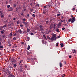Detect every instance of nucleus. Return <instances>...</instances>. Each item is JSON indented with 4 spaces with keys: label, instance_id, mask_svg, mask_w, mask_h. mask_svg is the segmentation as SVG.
Listing matches in <instances>:
<instances>
[{
    "label": "nucleus",
    "instance_id": "obj_16",
    "mask_svg": "<svg viewBox=\"0 0 77 77\" xmlns=\"http://www.w3.org/2000/svg\"><path fill=\"white\" fill-rule=\"evenodd\" d=\"M49 23V20H47L46 21V24H48V23Z\"/></svg>",
    "mask_w": 77,
    "mask_h": 77
},
{
    "label": "nucleus",
    "instance_id": "obj_61",
    "mask_svg": "<svg viewBox=\"0 0 77 77\" xmlns=\"http://www.w3.org/2000/svg\"><path fill=\"white\" fill-rule=\"evenodd\" d=\"M30 5H31V6H32V3H30Z\"/></svg>",
    "mask_w": 77,
    "mask_h": 77
},
{
    "label": "nucleus",
    "instance_id": "obj_3",
    "mask_svg": "<svg viewBox=\"0 0 77 77\" xmlns=\"http://www.w3.org/2000/svg\"><path fill=\"white\" fill-rule=\"evenodd\" d=\"M72 20L71 21V23H73L74 21H75V17H74L73 18H72Z\"/></svg>",
    "mask_w": 77,
    "mask_h": 77
},
{
    "label": "nucleus",
    "instance_id": "obj_47",
    "mask_svg": "<svg viewBox=\"0 0 77 77\" xmlns=\"http://www.w3.org/2000/svg\"><path fill=\"white\" fill-rule=\"evenodd\" d=\"M21 44H22L24 45V43L23 42H21Z\"/></svg>",
    "mask_w": 77,
    "mask_h": 77
},
{
    "label": "nucleus",
    "instance_id": "obj_39",
    "mask_svg": "<svg viewBox=\"0 0 77 77\" xmlns=\"http://www.w3.org/2000/svg\"><path fill=\"white\" fill-rule=\"evenodd\" d=\"M0 48H3V46H0Z\"/></svg>",
    "mask_w": 77,
    "mask_h": 77
},
{
    "label": "nucleus",
    "instance_id": "obj_48",
    "mask_svg": "<svg viewBox=\"0 0 77 77\" xmlns=\"http://www.w3.org/2000/svg\"><path fill=\"white\" fill-rule=\"evenodd\" d=\"M17 58H18V60H19V59H20V57H18Z\"/></svg>",
    "mask_w": 77,
    "mask_h": 77
},
{
    "label": "nucleus",
    "instance_id": "obj_5",
    "mask_svg": "<svg viewBox=\"0 0 77 77\" xmlns=\"http://www.w3.org/2000/svg\"><path fill=\"white\" fill-rule=\"evenodd\" d=\"M18 32H19V33H23H23H24V32H23L22 31H21V30L20 29H19L18 30Z\"/></svg>",
    "mask_w": 77,
    "mask_h": 77
},
{
    "label": "nucleus",
    "instance_id": "obj_4",
    "mask_svg": "<svg viewBox=\"0 0 77 77\" xmlns=\"http://www.w3.org/2000/svg\"><path fill=\"white\" fill-rule=\"evenodd\" d=\"M39 27L40 30H41V32H42V30H43V28H42L43 27L41 25H40Z\"/></svg>",
    "mask_w": 77,
    "mask_h": 77
},
{
    "label": "nucleus",
    "instance_id": "obj_6",
    "mask_svg": "<svg viewBox=\"0 0 77 77\" xmlns=\"http://www.w3.org/2000/svg\"><path fill=\"white\" fill-rule=\"evenodd\" d=\"M13 10V8H12V7H10L8 11H12Z\"/></svg>",
    "mask_w": 77,
    "mask_h": 77
},
{
    "label": "nucleus",
    "instance_id": "obj_9",
    "mask_svg": "<svg viewBox=\"0 0 77 77\" xmlns=\"http://www.w3.org/2000/svg\"><path fill=\"white\" fill-rule=\"evenodd\" d=\"M62 63H61V62H60V67H62Z\"/></svg>",
    "mask_w": 77,
    "mask_h": 77
},
{
    "label": "nucleus",
    "instance_id": "obj_56",
    "mask_svg": "<svg viewBox=\"0 0 77 77\" xmlns=\"http://www.w3.org/2000/svg\"><path fill=\"white\" fill-rule=\"evenodd\" d=\"M71 57H72V56H71V55H69V58H71Z\"/></svg>",
    "mask_w": 77,
    "mask_h": 77
},
{
    "label": "nucleus",
    "instance_id": "obj_53",
    "mask_svg": "<svg viewBox=\"0 0 77 77\" xmlns=\"http://www.w3.org/2000/svg\"><path fill=\"white\" fill-rule=\"evenodd\" d=\"M16 20V18H13V20H14V21H15Z\"/></svg>",
    "mask_w": 77,
    "mask_h": 77
},
{
    "label": "nucleus",
    "instance_id": "obj_26",
    "mask_svg": "<svg viewBox=\"0 0 77 77\" xmlns=\"http://www.w3.org/2000/svg\"><path fill=\"white\" fill-rule=\"evenodd\" d=\"M13 40H14V41H15L16 40V38L15 37H14L13 38Z\"/></svg>",
    "mask_w": 77,
    "mask_h": 77
},
{
    "label": "nucleus",
    "instance_id": "obj_2",
    "mask_svg": "<svg viewBox=\"0 0 77 77\" xmlns=\"http://www.w3.org/2000/svg\"><path fill=\"white\" fill-rule=\"evenodd\" d=\"M56 26V23H54V24H51V28L52 27H54V29H55V26Z\"/></svg>",
    "mask_w": 77,
    "mask_h": 77
},
{
    "label": "nucleus",
    "instance_id": "obj_58",
    "mask_svg": "<svg viewBox=\"0 0 77 77\" xmlns=\"http://www.w3.org/2000/svg\"><path fill=\"white\" fill-rule=\"evenodd\" d=\"M14 49H12V51H14Z\"/></svg>",
    "mask_w": 77,
    "mask_h": 77
},
{
    "label": "nucleus",
    "instance_id": "obj_34",
    "mask_svg": "<svg viewBox=\"0 0 77 77\" xmlns=\"http://www.w3.org/2000/svg\"><path fill=\"white\" fill-rule=\"evenodd\" d=\"M47 6H44V8H45V9L47 8Z\"/></svg>",
    "mask_w": 77,
    "mask_h": 77
},
{
    "label": "nucleus",
    "instance_id": "obj_62",
    "mask_svg": "<svg viewBox=\"0 0 77 77\" xmlns=\"http://www.w3.org/2000/svg\"><path fill=\"white\" fill-rule=\"evenodd\" d=\"M6 5H8V2H6Z\"/></svg>",
    "mask_w": 77,
    "mask_h": 77
},
{
    "label": "nucleus",
    "instance_id": "obj_14",
    "mask_svg": "<svg viewBox=\"0 0 77 77\" xmlns=\"http://www.w3.org/2000/svg\"><path fill=\"white\" fill-rule=\"evenodd\" d=\"M60 45L61 46V48L63 47V43H62L60 44Z\"/></svg>",
    "mask_w": 77,
    "mask_h": 77
},
{
    "label": "nucleus",
    "instance_id": "obj_36",
    "mask_svg": "<svg viewBox=\"0 0 77 77\" xmlns=\"http://www.w3.org/2000/svg\"><path fill=\"white\" fill-rule=\"evenodd\" d=\"M39 4H36V6H38V7H39Z\"/></svg>",
    "mask_w": 77,
    "mask_h": 77
},
{
    "label": "nucleus",
    "instance_id": "obj_18",
    "mask_svg": "<svg viewBox=\"0 0 77 77\" xmlns=\"http://www.w3.org/2000/svg\"><path fill=\"white\" fill-rule=\"evenodd\" d=\"M49 19V18H46L45 19V21H48L49 20H48Z\"/></svg>",
    "mask_w": 77,
    "mask_h": 77
},
{
    "label": "nucleus",
    "instance_id": "obj_29",
    "mask_svg": "<svg viewBox=\"0 0 77 77\" xmlns=\"http://www.w3.org/2000/svg\"><path fill=\"white\" fill-rule=\"evenodd\" d=\"M46 13V12H45V11H43V14H45Z\"/></svg>",
    "mask_w": 77,
    "mask_h": 77
},
{
    "label": "nucleus",
    "instance_id": "obj_63",
    "mask_svg": "<svg viewBox=\"0 0 77 77\" xmlns=\"http://www.w3.org/2000/svg\"><path fill=\"white\" fill-rule=\"evenodd\" d=\"M26 9H24V10H23V11H26Z\"/></svg>",
    "mask_w": 77,
    "mask_h": 77
},
{
    "label": "nucleus",
    "instance_id": "obj_38",
    "mask_svg": "<svg viewBox=\"0 0 77 77\" xmlns=\"http://www.w3.org/2000/svg\"><path fill=\"white\" fill-rule=\"evenodd\" d=\"M64 65H66V61H64Z\"/></svg>",
    "mask_w": 77,
    "mask_h": 77
},
{
    "label": "nucleus",
    "instance_id": "obj_13",
    "mask_svg": "<svg viewBox=\"0 0 77 77\" xmlns=\"http://www.w3.org/2000/svg\"><path fill=\"white\" fill-rule=\"evenodd\" d=\"M30 45H28V46L27 50H30Z\"/></svg>",
    "mask_w": 77,
    "mask_h": 77
},
{
    "label": "nucleus",
    "instance_id": "obj_55",
    "mask_svg": "<svg viewBox=\"0 0 77 77\" xmlns=\"http://www.w3.org/2000/svg\"><path fill=\"white\" fill-rule=\"evenodd\" d=\"M10 3H11V2H12V0H10L9 1Z\"/></svg>",
    "mask_w": 77,
    "mask_h": 77
},
{
    "label": "nucleus",
    "instance_id": "obj_57",
    "mask_svg": "<svg viewBox=\"0 0 77 77\" xmlns=\"http://www.w3.org/2000/svg\"><path fill=\"white\" fill-rule=\"evenodd\" d=\"M17 24H19V23H20V22L19 21H17Z\"/></svg>",
    "mask_w": 77,
    "mask_h": 77
},
{
    "label": "nucleus",
    "instance_id": "obj_15",
    "mask_svg": "<svg viewBox=\"0 0 77 77\" xmlns=\"http://www.w3.org/2000/svg\"><path fill=\"white\" fill-rule=\"evenodd\" d=\"M5 32V30H3L2 31H1V33H2V34H3V33L4 32Z\"/></svg>",
    "mask_w": 77,
    "mask_h": 77
},
{
    "label": "nucleus",
    "instance_id": "obj_19",
    "mask_svg": "<svg viewBox=\"0 0 77 77\" xmlns=\"http://www.w3.org/2000/svg\"><path fill=\"white\" fill-rule=\"evenodd\" d=\"M27 39L28 40V41H29V40H30V37H27Z\"/></svg>",
    "mask_w": 77,
    "mask_h": 77
},
{
    "label": "nucleus",
    "instance_id": "obj_12",
    "mask_svg": "<svg viewBox=\"0 0 77 77\" xmlns=\"http://www.w3.org/2000/svg\"><path fill=\"white\" fill-rule=\"evenodd\" d=\"M43 38L44 39H45L46 40H47V38H46V37H45V35H43Z\"/></svg>",
    "mask_w": 77,
    "mask_h": 77
},
{
    "label": "nucleus",
    "instance_id": "obj_51",
    "mask_svg": "<svg viewBox=\"0 0 77 77\" xmlns=\"http://www.w3.org/2000/svg\"><path fill=\"white\" fill-rule=\"evenodd\" d=\"M11 75L12 76V77H14V75H13L12 74H11L10 75Z\"/></svg>",
    "mask_w": 77,
    "mask_h": 77
},
{
    "label": "nucleus",
    "instance_id": "obj_1",
    "mask_svg": "<svg viewBox=\"0 0 77 77\" xmlns=\"http://www.w3.org/2000/svg\"><path fill=\"white\" fill-rule=\"evenodd\" d=\"M56 35L55 34H52V36L51 39V41H56L57 39V37H56Z\"/></svg>",
    "mask_w": 77,
    "mask_h": 77
},
{
    "label": "nucleus",
    "instance_id": "obj_11",
    "mask_svg": "<svg viewBox=\"0 0 77 77\" xmlns=\"http://www.w3.org/2000/svg\"><path fill=\"white\" fill-rule=\"evenodd\" d=\"M6 27V25H5L3 26H1V27H2V28H3L4 27Z\"/></svg>",
    "mask_w": 77,
    "mask_h": 77
},
{
    "label": "nucleus",
    "instance_id": "obj_49",
    "mask_svg": "<svg viewBox=\"0 0 77 77\" xmlns=\"http://www.w3.org/2000/svg\"><path fill=\"white\" fill-rule=\"evenodd\" d=\"M14 8H15V7H16V5L15 4L14 5Z\"/></svg>",
    "mask_w": 77,
    "mask_h": 77
},
{
    "label": "nucleus",
    "instance_id": "obj_54",
    "mask_svg": "<svg viewBox=\"0 0 77 77\" xmlns=\"http://www.w3.org/2000/svg\"><path fill=\"white\" fill-rule=\"evenodd\" d=\"M44 44H45V45H46V44H47V42H45Z\"/></svg>",
    "mask_w": 77,
    "mask_h": 77
},
{
    "label": "nucleus",
    "instance_id": "obj_41",
    "mask_svg": "<svg viewBox=\"0 0 77 77\" xmlns=\"http://www.w3.org/2000/svg\"><path fill=\"white\" fill-rule=\"evenodd\" d=\"M69 22H71V19H69L68 20Z\"/></svg>",
    "mask_w": 77,
    "mask_h": 77
},
{
    "label": "nucleus",
    "instance_id": "obj_22",
    "mask_svg": "<svg viewBox=\"0 0 77 77\" xmlns=\"http://www.w3.org/2000/svg\"><path fill=\"white\" fill-rule=\"evenodd\" d=\"M29 31H30V29L27 28V32H29Z\"/></svg>",
    "mask_w": 77,
    "mask_h": 77
},
{
    "label": "nucleus",
    "instance_id": "obj_8",
    "mask_svg": "<svg viewBox=\"0 0 77 77\" xmlns=\"http://www.w3.org/2000/svg\"><path fill=\"white\" fill-rule=\"evenodd\" d=\"M56 30V31L58 33L60 32V31H59V29L58 28H57Z\"/></svg>",
    "mask_w": 77,
    "mask_h": 77
},
{
    "label": "nucleus",
    "instance_id": "obj_17",
    "mask_svg": "<svg viewBox=\"0 0 77 77\" xmlns=\"http://www.w3.org/2000/svg\"><path fill=\"white\" fill-rule=\"evenodd\" d=\"M61 24V23H60V22H59L58 23V26H59V27H60V26H61V24Z\"/></svg>",
    "mask_w": 77,
    "mask_h": 77
},
{
    "label": "nucleus",
    "instance_id": "obj_35",
    "mask_svg": "<svg viewBox=\"0 0 77 77\" xmlns=\"http://www.w3.org/2000/svg\"><path fill=\"white\" fill-rule=\"evenodd\" d=\"M65 29V28L64 27L62 28V30H64Z\"/></svg>",
    "mask_w": 77,
    "mask_h": 77
},
{
    "label": "nucleus",
    "instance_id": "obj_28",
    "mask_svg": "<svg viewBox=\"0 0 77 77\" xmlns=\"http://www.w3.org/2000/svg\"><path fill=\"white\" fill-rule=\"evenodd\" d=\"M35 16H36V15H35V14H33L32 15V16L33 17H35Z\"/></svg>",
    "mask_w": 77,
    "mask_h": 77
},
{
    "label": "nucleus",
    "instance_id": "obj_45",
    "mask_svg": "<svg viewBox=\"0 0 77 77\" xmlns=\"http://www.w3.org/2000/svg\"><path fill=\"white\" fill-rule=\"evenodd\" d=\"M46 32H47V33H48L50 32V31H46Z\"/></svg>",
    "mask_w": 77,
    "mask_h": 77
},
{
    "label": "nucleus",
    "instance_id": "obj_27",
    "mask_svg": "<svg viewBox=\"0 0 77 77\" xmlns=\"http://www.w3.org/2000/svg\"><path fill=\"white\" fill-rule=\"evenodd\" d=\"M60 14H57V17H59V16H60Z\"/></svg>",
    "mask_w": 77,
    "mask_h": 77
},
{
    "label": "nucleus",
    "instance_id": "obj_24",
    "mask_svg": "<svg viewBox=\"0 0 77 77\" xmlns=\"http://www.w3.org/2000/svg\"><path fill=\"white\" fill-rule=\"evenodd\" d=\"M47 6L49 7V8H50V7H51V5H47Z\"/></svg>",
    "mask_w": 77,
    "mask_h": 77
},
{
    "label": "nucleus",
    "instance_id": "obj_37",
    "mask_svg": "<svg viewBox=\"0 0 77 77\" xmlns=\"http://www.w3.org/2000/svg\"><path fill=\"white\" fill-rule=\"evenodd\" d=\"M14 66L15 67H16V66H17V64H14Z\"/></svg>",
    "mask_w": 77,
    "mask_h": 77
},
{
    "label": "nucleus",
    "instance_id": "obj_52",
    "mask_svg": "<svg viewBox=\"0 0 77 77\" xmlns=\"http://www.w3.org/2000/svg\"><path fill=\"white\" fill-rule=\"evenodd\" d=\"M60 36L59 35L57 37V38H60Z\"/></svg>",
    "mask_w": 77,
    "mask_h": 77
},
{
    "label": "nucleus",
    "instance_id": "obj_23",
    "mask_svg": "<svg viewBox=\"0 0 77 77\" xmlns=\"http://www.w3.org/2000/svg\"><path fill=\"white\" fill-rule=\"evenodd\" d=\"M56 46H58V45H59V43L58 42L56 44Z\"/></svg>",
    "mask_w": 77,
    "mask_h": 77
},
{
    "label": "nucleus",
    "instance_id": "obj_33",
    "mask_svg": "<svg viewBox=\"0 0 77 77\" xmlns=\"http://www.w3.org/2000/svg\"><path fill=\"white\" fill-rule=\"evenodd\" d=\"M9 68H10V69H11V68H12V66H10Z\"/></svg>",
    "mask_w": 77,
    "mask_h": 77
},
{
    "label": "nucleus",
    "instance_id": "obj_64",
    "mask_svg": "<svg viewBox=\"0 0 77 77\" xmlns=\"http://www.w3.org/2000/svg\"><path fill=\"white\" fill-rule=\"evenodd\" d=\"M18 8H16V11H18Z\"/></svg>",
    "mask_w": 77,
    "mask_h": 77
},
{
    "label": "nucleus",
    "instance_id": "obj_44",
    "mask_svg": "<svg viewBox=\"0 0 77 77\" xmlns=\"http://www.w3.org/2000/svg\"><path fill=\"white\" fill-rule=\"evenodd\" d=\"M16 35H17V34H16V33L14 34L13 35L14 36H16Z\"/></svg>",
    "mask_w": 77,
    "mask_h": 77
},
{
    "label": "nucleus",
    "instance_id": "obj_50",
    "mask_svg": "<svg viewBox=\"0 0 77 77\" xmlns=\"http://www.w3.org/2000/svg\"><path fill=\"white\" fill-rule=\"evenodd\" d=\"M20 27H23V25L22 24H21V25H20Z\"/></svg>",
    "mask_w": 77,
    "mask_h": 77
},
{
    "label": "nucleus",
    "instance_id": "obj_59",
    "mask_svg": "<svg viewBox=\"0 0 77 77\" xmlns=\"http://www.w3.org/2000/svg\"><path fill=\"white\" fill-rule=\"evenodd\" d=\"M23 15H24V14H23V13H22L21 14V15H22V16H23Z\"/></svg>",
    "mask_w": 77,
    "mask_h": 77
},
{
    "label": "nucleus",
    "instance_id": "obj_21",
    "mask_svg": "<svg viewBox=\"0 0 77 77\" xmlns=\"http://www.w3.org/2000/svg\"><path fill=\"white\" fill-rule=\"evenodd\" d=\"M47 39H49L50 40H51V38H50L49 36H47Z\"/></svg>",
    "mask_w": 77,
    "mask_h": 77
},
{
    "label": "nucleus",
    "instance_id": "obj_30",
    "mask_svg": "<svg viewBox=\"0 0 77 77\" xmlns=\"http://www.w3.org/2000/svg\"><path fill=\"white\" fill-rule=\"evenodd\" d=\"M12 33L11 32L9 34V36H12Z\"/></svg>",
    "mask_w": 77,
    "mask_h": 77
},
{
    "label": "nucleus",
    "instance_id": "obj_40",
    "mask_svg": "<svg viewBox=\"0 0 77 77\" xmlns=\"http://www.w3.org/2000/svg\"><path fill=\"white\" fill-rule=\"evenodd\" d=\"M2 37H3V38H5V35H3Z\"/></svg>",
    "mask_w": 77,
    "mask_h": 77
},
{
    "label": "nucleus",
    "instance_id": "obj_20",
    "mask_svg": "<svg viewBox=\"0 0 77 77\" xmlns=\"http://www.w3.org/2000/svg\"><path fill=\"white\" fill-rule=\"evenodd\" d=\"M10 6H11L10 5H7V8H9L10 7Z\"/></svg>",
    "mask_w": 77,
    "mask_h": 77
},
{
    "label": "nucleus",
    "instance_id": "obj_42",
    "mask_svg": "<svg viewBox=\"0 0 77 77\" xmlns=\"http://www.w3.org/2000/svg\"><path fill=\"white\" fill-rule=\"evenodd\" d=\"M1 17H2V18H3V17H4V15H2Z\"/></svg>",
    "mask_w": 77,
    "mask_h": 77
},
{
    "label": "nucleus",
    "instance_id": "obj_25",
    "mask_svg": "<svg viewBox=\"0 0 77 77\" xmlns=\"http://www.w3.org/2000/svg\"><path fill=\"white\" fill-rule=\"evenodd\" d=\"M66 76L65 74H63V75H62V77H65Z\"/></svg>",
    "mask_w": 77,
    "mask_h": 77
},
{
    "label": "nucleus",
    "instance_id": "obj_10",
    "mask_svg": "<svg viewBox=\"0 0 77 77\" xmlns=\"http://www.w3.org/2000/svg\"><path fill=\"white\" fill-rule=\"evenodd\" d=\"M23 24H25V25H26V26H27V23H26V22H24L23 23Z\"/></svg>",
    "mask_w": 77,
    "mask_h": 77
},
{
    "label": "nucleus",
    "instance_id": "obj_46",
    "mask_svg": "<svg viewBox=\"0 0 77 77\" xmlns=\"http://www.w3.org/2000/svg\"><path fill=\"white\" fill-rule=\"evenodd\" d=\"M30 35H33V33L32 32H31L30 33Z\"/></svg>",
    "mask_w": 77,
    "mask_h": 77
},
{
    "label": "nucleus",
    "instance_id": "obj_7",
    "mask_svg": "<svg viewBox=\"0 0 77 77\" xmlns=\"http://www.w3.org/2000/svg\"><path fill=\"white\" fill-rule=\"evenodd\" d=\"M11 61L12 62H15V60L14 59V58H13L11 59Z\"/></svg>",
    "mask_w": 77,
    "mask_h": 77
},
{
    "label": "nucleus",
    "instance_id": "obj_60",
    "mask_svg": "<svg viewBox=\"0 0 77 77\" xmlns=\"http://www.w3.org/2000/svg\"><path fill=\"white\" fill-rule=\"evenodd\" d=\"M2 29H3V28L1 27V28L0 29V30H2Z\"/></svg>",
    "mask_w": 77,
    "mask_h": 77
},
{
    "label": "nucleus",
    "instance_id": "obj_32",
    "mask_svg": "<svg viewBox=\"0 0 77 77\" xmlns=\"http://www.w3.org/2000/svg\"><path fill=\"white\" fill-rule=\"evenodd\" d=\"M20 72H23V70H22V69H20Z\"/></svg>",
    "mask_w": 77,
    "mask_h": 77
},
{
    "label": "nucleus",
    "instance_id": "obj_31",
    "mask_svg": "<svg viewBox=\"0 0 77 77\" xmlns=\"http://www.w3.org/2000/svg\"><path fill=\"white\" fill-rule=\"evenodd\" d=\"M22 21H26V19H22Z\"/></svg>",
    "mask_w": 77,
    "mask_h": 77
},
{
    "label": "nucleus",
    "instance_id": "obj_43",
    "mask_svg": "<svg viewBox=\"0 0 77 77\" xmlns=\"http://www.w3.org/2000/svg\"><path fill=\"white\" fill-rule=\"evenodd\" d=\"M23 60H20V63H21L22 62H23Z\"/></svg>",
    "mask_w": 77,
    "mask_h": 77
}]
</instances>
